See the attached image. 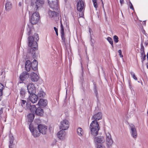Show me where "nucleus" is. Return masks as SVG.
I'll return each instance as SVG.
<instances>
[{
	"mask_svg": "<svg viewBox=\"0 0 148 148\" xmlns=\"http://www.w3.org/2000/svg\"><path fill=\"white\" fill-rule=\"evenodd\" d=\"M39 39L38 35L35 33L33 36H29L28 38V46L29 48L28 49L27 55L32 56L34 58L36 56V50L37 49L38 45L37 42Z\"/></svg>",
	"mask_w": 148,
	"mask_h": 148,
	"instance_id": "nucleus-1",
	"label": "nucleus"
},
{
	"mask_svg": "<svg viewBox=\"0 0 148 148\" xmlns=\"http://www.w3.org/2000/svg\"><path fill=\"white\" fill-rule=\"evenodd\" d=\"M102 117L101 113L98 112L93 115L92 118V119L93 120L90 124L89 128L91 134L93 136H96L98 134L99 127L97 121L101 119Z\"/></svg>",
	"mask_w": 148,
	"mask_h": 148,
	"instance_id": "nucleus-2",
	"label": "nucleus"
},
{
	"mask_svg": "<svg viewBox=\"0 0 148 148\" xmlns=\"http://www.w3.org/2000/svg\"><path fill=\"white\" fill-rule=\"evenodd\" d=\"M77 11L79 12V17L84 18V12L85 7L84 2L82 0H79L77 5Z\"/></svg>",
	"mask_w": 148,
	"mask_h": 148,
	"instance_id": "nucleus-3",
	"label": "nucleus"
},
{
	"mask_svg": "<svg viewBox=\"0 0 148 148\" xmlns=\"http://www.w3.org/2000/svg\"><path fill=\"white\" fill-rule=\"evenodd\" d=\"M129 129L130 134L132 137L134 139H136L138 136L136 129L135 126L133 124L129 125Z\"/></svg>",
	"mask_w": 148,
	"mask_h": 148,
	"instance_id": "nucleus-4",
	"label": "nucleus"
},
{
	"mask_svg": "<svg viewBox=\"0 0 148 148\" xmlns=\"http://www.w3.org/2000/svg\"><path fill=\"white\" fill-rule=\"evenodd\" d=\"M29 74L26 71L23 72L19 76L20 82L19 83H21L22 85H25V83L23 82L27 79L29 77Z\"/></svg>",
	"mask_w": 148,
	"mask_h": 148,
	"instance_id": "nucleus-5",
	"label": "nucleus"
},
{
	"mask_svg": "<svg viewBox=\"0 0 148 148\" xmlns=\"http://www.w3.org/2000/svg\"><path fill=\"white\" fill-rule=\"evenodd\" d=\"M23 86L19 89L20 96L21 99H25L27 92V86L25 85H23Z\"/></svg>",
	"mask_w": 148,
	"mask_h": 148,
	"instance_id": "nucleus-6",
	"label": "nucleus"
},
{
	"mask_svg": "<svg viewBox=\"0 0 148 148\" xmlns=\"http://www.w3.org/2000/svg\"><path fill=\"white\" fill-rule=\"evenodd\" d=\"M106 145L109 147H111L113 143V140L109 132L106 133Z\"/></svg>",
	"mask_w": 148,
	"mask_h": 148,
	"instance_id": "nucleus-7",
	"label": "nucleus"
},
{
	"mask_svg": "<svg viewBox=\"0 0 148 148\" xmlns=\"http://www.w3.org/2000/svg\"><path fill=\"white\" fill-rule=\"evenodd\" d=\"M69 126V123L67 120H64L60 122V128L62 130H66L68 129Z\"/></svg>",
	"mask_w": 148,
	"mask_h": 148,
	"instance_id": "nucleus-8",
	"label": "nucleus"
},
{
	"mask_svg": "<svg viewBox=\"0 0 148 148\" xmlns=\"http://www.w3.org/2000/svg\"><path fill=\"white\" fill-rule=\"evenodd\" d=\"M26 86L29 94L35 93L36 92V88L33 84L29 83Z\"/></svg>",
	"mask_w": 148,
	"mask_h": 148,
	"instance_id": "nucleus-9",
	"label": "nucleus"
},
{
	"mask_svg": "<svg viewBox=\"0 0 148 148\" xmlns=\"http://www.w3.org/2000/svg\"><path fill=\"white\" fill-rule=\"evenodd\" d=\"M44 3V0H36L35 3L33 5L34 8V10L37 11L38 8L42 6Z\"/></svg>",
	"mask_w": 148,
	"mask_h": 148,
	"instance_id": "nucleus-10",
	"label": "nucleus"
},
{
	"mask_svg": "<svg viewBox=\"0 0 148 148\" xmlns=\"http://www.w3.org/2000/svg\"><path fill=\"white\" fill-rule=\"evenodd\" d=\"M105 142V139L104 136H102L95 137L94 138V142L96 144H102Z\"/></svg>",
	"mask_w": 148,
	"mask_h": 148,
	"instance_id": "nucleus-11",
	"label": "nucleus"
},
{
	"mask_svg": "<svg viewBox=\"0 0 148 148\" xmlns=\"http://www.w3.org/2000/svg\"><path fill=\"white\" fill-rule=\"evenodd\" d=\"M38 130L43 134H45L47 131V127L45 125L40 124L38 126Z\"/></svg>",
	"mask_w": 148,
	"mask_h": 148,
	"instance_id": "nucleus-12",
	"label": "nucleus"
},
{
	"mask_svg": "<svg viewBox=\"0 0 148 148\" xmlns=\"http://www.w3.org/2000/svg\"><path fill=\"white\" fill-rule=\"evenodd\" d=\"M48 3L50 7L52 9H56L57 7V0H48Z\"/></svg>",
	"mask_w": 148,
	"mask_h": 148,
	"instance_id": "nucleus-13",
	"label": "nucleus"
},
{
	"mask_svg": "<svg viewBox=\"0 0 148 148\" xmlns=\"http://www.w3.org/2000/svg\"><path fill=\"white\" fill-rule=\"evenodd\" d=\"M29 129L31 132H32L33 135L34 137H37L40 135V132L38 128L33 129V127H32L30 126L29 125Z\"/></svg>",
	"mask_w": 148,
	"mask_h": 148,
	"instance_id": "nucleus-14",
	"label": "nucleus"
},
{
	"mask_svg": "<svg viewBox=\"0 0 148 148\" xmlns=\"http://www.w3.org/2000/svg\"><path fill=\"white\" fill-rule=\"evenodd\" d=\"M29 76L31 80L33 82H37L39 79L38 75L34 72H32L30 74Z\"/></svg>",
	"mask_w": 148,
	"mask_h": 148,
	"instance_id": "nucleus-15",
	"label": "nucleus"
},
{
	"mask_svg": "<svg viewBox=\"0 0 148 148\" xmlns=\"http://www.w3.org/2000/svg\"><path fill=\"white\" fill-rule=\"evenodd\" d=\"M29 98V100L33 103H35L37 101L38 98L37 96L35 93L30 94Z\"/></svg>",
	"mask_w": 148,
	"mask_h": 148,
	"instance_id": "nucleus-16",
	"label": "nucleus"
},
{
	"mask_svg": "<svg viewBox=\"0 0 148 148\" xmlns=\"http://www.w3.org/2000/svg\"><path fill=\"white\" fill-rule=\"evenodd\" d=\"M26 107L28 109L30 110L31 112L33 113H35L36 110V108L34 105H29L27 103H26Z\"/></svg>",
	"mask_w": 148,
	"mask_h": 148,
	"instance_id": "nucleus-17",
	"label": "nucleus"
},
{
	"mask_svg": "<svg viewBox=\"0 0 148 148\" xmlns=\"http://www.w3.org/2000/svg\"><path fill=\"white\" fill-rule=\"evenodd\" d=\"M65 132L64 130L60 131L58 133V137L61 140H63L65 139L66 137V135L64 133Z\"/></svg>",
	"mask_w": 148,
	"mask_h": 148,
	"instance_id": "nucleus-18",
	"label": "nucleus"
},
{
	"mask_svg": "<svg viewBox=\"0 0 148 148\" xmlns=\"http://www.w3.org/2000/svg\"><path fill=\"white\" fill-rule=\"evenodd\" d=\"M38 103L40 106L45 107L47 104V101L46 100L40 99Z\"/></svg>",
	"mask_w": 148,
	"mask_h": 148,
	"instance_id": "nucleus-19",
	"label": "nucleus"
},
{
	"mask_svg": "<svg viewBox=\"0 0 148 148\" xmlns=\"http://www.w3.org/2000/svg\"><path fill=\"white\" fill-rule=\"evenodd\" d=\"M25 67L26 70L27 71H29L31 69V68H32V64L29 60H27L26 61Z\"/></svg>",
	"mask_w": 148,
	"mask_h": 148,
	"instance_id": "nucleus-20",
	"label": "nucleus"
},
{
	"mask_svg": "<svg viewBox=\"0 0 148 148\" xmlns=\"http://www.w3.org/2000/svg\"><path fill=\"white\" fill-rule=\"evenodd\" d=\"M32 68L34 71H36L37 69L38 62L36 60H34L33 62L31 63Z\"/></svg>",
	"mask_w": 148,
	"mask_h": 148,
	"instance_id": "nucleus-21",
	"label": "nucleus"
},
{
	"mask_svg": "<svg viewBox=\"0 0 148 148\" xmlns=\"http://www.w3.org/2000/svg\"><path fill=\"white\" fill-rule=\"evenodd\" d=\"M12 8V6L11 3L8 1L5 4V9L7 11H9Z\"/></svg>",
	"mask_w": 148,
	"mask_h": 148,
	"instance_id": "nucleus-22",
	"label": "nucleus"
},
{
	"mask_svg": "<svg viewBox=\"0 0 148 148\" xmlns=\"http://www.w3.org/2000/svg\"><path fill=\"white\" fill-rule=\"evenodd\" d=\"M35 113L37 115L41 116L43 115V110L40 108L39 107L37 108Z\"/></svg>",
	"mask_w": 148,
	"mask_h": 148,
	"instance_id": "nucleus-23",
	"label": "nucleus"
},
{
	"mask_svg": "<svg viewBox=\"0 0 148 148\" xmlns=\"http://www.w3.org/2000/svg\"><path fill=\"white\" fill-rule=\"evenodd\" d=\"M28 120L29 122H32L34 118V113H30L27 116Z\"/></svg>",
	"mask_w": 148,
	"mask_h": 148,
	"instance_id": "nucleus-24",
	"label": "nucleus"
},
{
	"mask_svg": "<svg viewBox=\"0 0 148 148\" xmlns=\"http://www.w3.org/2000/svg\"><path fill=\"white\" fill-rule=\"evenodd\" d=\"M77 133L79 136H82L84 134V131L82 128L79 127L77 129Z\"/></svg>",
	"mask_w": 148,
	"mask_h": 148,
	"instance_id": "nucleus-25",
	"label": "nucleus"
},
{
	"mask_svg": "<svg viewBox=\"0 0 148 148\" xmlns=\"http://www.w3.org/2000/svg\"><path fill=\"white\" fill-rule=\"evenodd\" d=\"M40 16L38 12H35L32 15L31 18H40Z\"/></svg>",
	"mask_w": 148,
	"mask_h": 148,
	"instance_id": "nucleus-26",
	"label": "nucleus"
},
{
	"mask_svg": "<svg viewBox=\"0 0 148 148\" xmlns=\"http://www.w3.org/2000/svg\"><path fill=\"white\" fill-rule=\"evenodd\" d=\"M61 34V36L62 38V43L63 44L66 45L65 43V35L64 34V32L63 31V30H62V32H60Z\"/></svg>",
	"mask_w": 148,
	"mask_h": 148,
	"instance_id": "nucleus-27",
	"label": "nucleus"
},
{
	"mask_svg": "<svg viewBox=\"0 0 148 148\" xmlns=\"http://www.w3.org/2000/svg\"><path fill=\"white\" fill-rule=\"evenodd\" d=\"M45 93L43 91L40 90L38 92L37 96L38 98L39 97H43L45 96Z\"/></svg>",
	"mask_w": 148,
	"mask_h": 148,
	"instance_id": "nucleus-28",
	"label": "nucleus"
},
{
	"mask_svg": "<svg viewBox=\"0 0 148 148\" xmlns=\"http://www.w3.org/2000/svg\"><path fill=\"white\" fill-rule=\"evenodd\" d=\"M48 14L50 17H54L57 15L56 13L55 12H53L49 10L48 12Z\"/></svg>",
	"mask_w": 148,
	"mask_h": 148,
	"instance_id": "nucleus-29",
	"label": "nucleus"
},
{
	"mask_svg": "<svg viewBox=\"0 0 148 148\" xmlns=\"http://www.w3.org/2000/svg\"><path fill=\"white\" fill-rule=\"evenodd\" d=\"M39 19H30V23L32 25H35L39 21Z\"/></svg>",
	"mask_w": 148,
	"mask_h": 148,
	"instance_id": "nucleus-30",
	"label": "nucleus"
},
{
	"mask_svg": "<svg viewBox=\"0 0 148 148\" xmlns=\"http://www.w3.org/2000/svg\"><path fill=\"white\" fill-rule=\"evenodd\" d=\"M107 40L110 43L112 47L113 48V41L112 39L110 37H108L107 38Z\"/></svg>",
	"mask_w": 148,
	"mask_h": 148,
	"instance_id": "nucleus-31",
	"label": "nucleus"
},
{
	"mask_svg": "<svg viewBox=\"0 0 148 148\" xmlns=\"http://www.w3.org/2000/svg\"><path fill=\"white\" fill-rule=\"evenodd\" d=\"M14 138L12 134L9 135V142L10 144L13 143Z\"/></svg>",
	"mask_w": 148,
	"mask_h": 148,
	"instance_id": "nucleus-32",
	"label": "nucleus"
},
{
	"mask_svg": "<svg viewBox=\"0 0 148 148\" xmlns=\"http://www.w3.org/2000/svg\"><path fill=\"white\" fill-rule=\"evenodd\" d=\"M92 1L93 3L94 6L95 8H97L98 7L97 0H92Z\"/></svg>",
	"mask_w": 148,
	"mask_h": 148,
	"instance_id": "nucleus-33",
	"label": "nucleus"
},
{
	"mask_svg": "<svg viewBox=\"0 0 148 148\" xmlns=\"http://www.w3.org/2000/svg\"><path fill=\"white\" fill-rule=\"evenodd\" d=\"M130 74L134 80H137V78L135 76V73H134V72L132 71L130 72Z\"/></svg>",
	"mask_w": 148,
	"mask_h": 148,
	"instance_id": "nucleus-34",
	"label": "nucleus"
},
{
	"mask_svg": "<svg viewBox=\"0 0 148 148\" xmlns=\"http://www.w3.org/2000/svg\"><path fill=\"white\" fill-rule=\"evenodd\" d=\"M118 39L119 38L116 35H115L113 36V39L114 41L116 43H117L118 42Z\"/></svg>",
	"mask_w": 148,
	"mask_h": 148,
	"instance_id": "nucleus-35",
	"label": "nucleus"
},
{
	"mask_svg": "<svg viewBox=\"0 0 148 148\" xmlns=\"http://www.w3.org/2000/svg\"><path fill=\"white\" fill-rule=\"evenodd\" d=\"M27 34L29 35L31 34L32 30L30 28L28 27L27 29Z\"/></svg>",
	"mask_w": 148,
	"mask_h": 148,
	"instance_id": "nucleus-36",
	"label": "nucleus"
},
{
	"mask_svg": "<svg viewBox=\"0 0 148 148\" xmlns=\"http://www.w3.org/2000/svg\"><path fill=\"white\" fill-rule=\"evenodd\" d=\"M97 148H106V147L103 145L100 144L97 145Z\"/></svg>",
	"mask_w": 148,
	"mask_h": 148,
	"instance_id": "nucleus-37",
	"label": "nucleus"
},
{
	"mask_svg": "<svg viewBox=\"0 0 148 148\" xmlns=\"http://www.w3.org/2000/svg\"><path fill=\"white\" fill-rule=\"evenodd\" d=\"M4 87V86L2 84L0 83V91H2Z\"/></svg>",
	"mask_w": 148,
	"mask_h": 148,
	"instance_id": "nucleus-38",
	"label": "nucleus"
},
{
	"mask_svg": "<svg viewBox=\"0 0 148 148\" xmlns=\"http://www.w3.org/2000/svg\"><path fill=\"white\" fill-rule=\"evenodd\" d=\"M129 7H130V8L131 9H132V10H134V9L133 6L130 1L129 2Z\"/></svg>",
	"mask_w": 148,
	"mask_h": 148,
	"instance_id": "nucleus-39",
	"label": "nucleus"
},
{
	"mask_svg": "<svg viewBox=\"0 0 148 148\" xmlns=\"http://www.w3.org/2000/svg\"><path fill=\"white\" fill-rule=\"evenodd\" d=\"M60 24H61V32H62V30H63V31L64 32V27L63 26V25H62V21H61V20L60 21Z\"/></svg>",
	"mask_w": 148,
	"mask_h": 148,
	"instance_id": "nucleus-40",
	"label": "nucleus"
},
{
	"mask_svg": "<svg viewBox=\"0 0 148 148\" xmlns=\"http://www.w3.org/2000/svg\"><path fill=\"white\" fill-rule=\"evenodd\" d=\"M139 21H140V22H141L142 23H140L142 24L143 25H146V22H145V21H142L141 20H139Z\"/></svg>",
	"mask_w": 148,
	"mask_h": 148,
	"instance_id": "nucleus-41",
	"label": "nucleus"
},
{
	"mask_svg": "<svg viewBox=\"0 0 148 148\" xmlns=\"http://www.w3.org/2000/svg\"><path fill=\"white\" fill-rule=\"evenodd\" d=\"M118 53H119V56L121 57H123V56L122 55V52L121 50H119L118 51Z\"/></svg>",
	"mask_w": 148,
	"mask_h": 148,
	"instance_id": "nucleus-42",
	"label": "nucleus"
},
{
	"mask_svg": "<svg viewBox=\"0 0 148 148\" xmlns=\"http://www.w3.org/2000/svg\"><path fill=\"white\" fill-rule=\"evenodd\" d=\"M141 47L140 49V51H144V47L142 43H141Z\"/></svg>",
	"mask_w": 148,
	"mask_h": 148,
	"instance_id": "nucleus-43",
	"label": "nucleus"
},
{
	"mask_svg": "<svg viewBox=\"0 0 148 148\" xmlns=\"http://www.w3.org/2000/svg\"><path fill=\"white\" fill-rule=\"evenodd\" d=\"M21 100L22 101V103H21V106H22V107H23V105H24L25 103H26V100Z\"/></svg>",
	"mask_w": 148,
	"mask_h": 148,
	"instance_id": "nucleus-44",
	"label": "nucleus"
},
{
	"mask_svg": "<svg viewBox=\"0 0 148 148\" xmlns=\"http://www.w3.org/2000/svg\"><path fill=\"white\" fill-rule=\"evenodd\" d=\"M54 30H55V31L56 32V35L58 36V29L55 27H54Z\"/></svg>",
	"mask_w": 148,
	"mask_h": 148,
	"instance_id": "nucleus-45",
	"label": "nucleus"
},
{
	"mask_svg": "<svg viewBox=\"0 0 148 148\" xmlns=\"http://www.w3.org/2000/svg\"><path fill=\"white\" fill-rule=\"evenodd\" d=\"M141 59L142 61H144L146 59V55H143V56H141Z\"/></svg>",
	"mask_w": 148,
	"mask_h": 148,
	"instance_id": "nucleus-46",
	"label": "nucleus"
},
{
	"mask_svg": "<svg viewBox=\"0 0 148 148\" xmlns=\"http://www.w3.org/2000/svg\"><path fill=\"white\" fill-rule=\"evenodd\" d=\"M13 144L12 143L10 144V145H9V148H13Z\"/></svg>",
	"mask_w": 148,
	"mask_h": 148,
	"instance_id": "nucleus-47",
	"label": "nucleus"
},
{
	"mask_svg": "<svg viewBox=\"0 0 148 148\" xmlns=\"http://www.w3.org/2000/svg\"><path fill=\"white\" fill-rule=\"evenodd\" d=\"M140 53H141V56H143L144 55H145V52H144V51H140Z\"/></svg>",
	"mask_w": 148,
	"mask_h": 148,
	"instance_id": "nucleus-48",
	"label": "nucleus"
},
{
	"mask_svg": "<svg viewBox=\"0 0 148 148\" xmlns=\"http://www.w3.org/2000/svg\"><path fill=\"white\" fill-rule=\"evenodd\" d=\"M3 108H1L0 110V115L2 114L3 112Z\"/></svg>",
	"mask_w": 148,
	"mask_h": 148,
	"instance_id": "nucleus-49",
	"label": "nucleus"
},
{
	"mask_svg": "<svg viewBox=\"0 0 148 148\" xmlns=\"http://www.w3.org/2000/svg\"><path fill=\"white\" fill-rule=\"evenodd\" d=\"M120 3L122 5L124 3V0H120Z\"/></svg>",
	"mask_w": 148,
	"mask_h": 148,
	"instance_id": "nucleus-50",
	"label": "nucleus"
},
{
	"mask_svg": "<svg viewBox=\"0 0 148 148\" xmlns=\"http://www.w3.org/2000/svg\"><path fill=\"white\" fill-rule=\"evenodd\" d=\"M2 92L3 91H0V101H1V97L2 95Z\"/></svg>",
	"mask_w": 148,
	"mask_h": 148,
	"instance_id": "nucleus-51",
	"label": "nucleus"
},
{
	"mask_svg": "<svg viewBox=\"0 0 148 148\" xmlns=\"http://www.w3.org/2000/svg\"><path fill=\"white\" fill-rule=\"evenodd\" d=\"M23 4V3L22 2H20L18 3V5L19 6L21 7L22 6Z\"/></svg>",
	"mask_w": 148,
	"mask_h": 148,
	"instance_id": "nucleus-52",
	"label": "nucleus"
},
{
	"mask_svg": "<svg viewBox=\"0 0 148 148\" xmlns=\"http://www.w3.org/2000/svg\"><path fill=\"white\" fill-rule=\"evenodd\" d=\"M21 109H20V108L18 109V111H19L20 112H22V108H21Z\"/></svg>",
	"mask_w": 148,
	"mask_h": 148,
	"instance_id": "nucleus-53",
	"label": "nucleus"
},
{
	"mask_svg": "<svg viewBox=\"0 0 148 148\" xmlns=\"http://www.w3.org/2000/svg\"><path fill=\"white\" fill-rule=\"evenodd\" d=\"M89 32H90V34H91V32H92V30H91V29L90 28H89Z\"/></svg>",
	"mask_w": 148,
	"mask_h": 148,
	"instance_id": "nucleus-54",
	"label": "nucleus"
},
{
	"mask_svg": "<svg viewBox=\"0 0 148 148\" xmlns=\"http://www.w3.org/2000/svg\"><path fill=\"white\" fill-rule=\"evenodd\" d=\"M145 44L146 45H147L148 44V42H145Z\"/></svg>",
	"mask_w": 148,
	"mask_h": 148,
	"instance_id": "nucleus-55",
	"label": "nucleus"
},
{
	"mask_svg": "<svg viewBox=\"0 0 148 148\" xmlns=\"http://www.w3.org/2000/svg\"><path fill=\"white\" fill-rule=\"evenodd\" d=\"M129 86H130V88L131 90L132 89L131 88H132V86L130 84L129 85Z\"/></svg>",
	"mask_w": 148,
	"mask_h": 148,
	"instance_id": "nucleus-56",
	"label": "nucleus"
},
{
	"mask_svg": "<svg viewBox=\"0 0 148 148\" xmlns=\"http://www.w3.org/2000/svg\"><path fill=\"white\" fill-rule=\"evenodd\" d=\"M147 68L148 69V62H147Z\"/></svg>",
	"mask_w": 148,
	"mask_h": 148,
	"instance_id": "nucleus-57",
	"label": "nucleus"
},
{
	"mask_svg": "<svg viewBox=\"0 0 148 148\" xmlns=\"http://www.w3.org/2000/svg\"><path fill=\"white\" fill-rule=\"evenodd\" d=\"M147 58H148V52L147 54Z\"/></svg>",
	"mask_w": 148,
	"mask_h": 148,
	"instance_id": "nucleus-58",
	"label": "nucleus"
},
{
	"mask_svg": "<svg viewBox=\"0 0 148 148\" xmlns=\"http://www.w3.org/2000/svg\"><path fill=\"white\" fill-rule=\"evenodd\" d=\"M64 1H65V2H66V1H67V0H64Z\"/></svg>",
	"mask_w": 148,
	"mask_h": 148,
	"instance_id": "nucleus-59",
	"label": "nucleus"
}]
</instances>
